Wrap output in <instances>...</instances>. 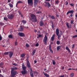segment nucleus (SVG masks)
Segmentation results:
<instances>
[{
    "label": "nucleus",
    "mask_w": 77,
    "mask_h": 77,
    "mask_svg": "<svg viewBox=\"0 0 77 77\" xmlns=\"http://www.w3.org/2000/svg\"><path fill=\"white\" fill-rule=\"evenodd\" d=\"M31 18L30 19V21H33L34 22H36L37 21V19L35 15L31 14L30 15Z\"/></svg>",
    "instance_id": "nucleus-1"
},
{
    "label": "nucleus",
    "mask_w": 77,
    "mask_h": 77,
    "mask_svg": "<svg viewBox=\"0 0 77 77\" xmlns=\"http://www.w3.org/2000/svg\"><path fill=\"white\" fill-rule=\"evenodd\" d=\"M47 40H48V38H47V36L46 35H45V37L43 39V42L44 44L46 45L47 44Z\"/></svg>",
    "instance_id": "nucleus-2"
},
{
    "label": "nucleus",
    "mask_w": 77,
    "mask_h": 77,
    "mask_svg": "<svg viewBox=\"0 0 77 77\" xmlns=\"http://www.w3.org/2000/svg\"><path fill=\"white\" fill-rule=\"evenodd\" d=\"M11 75L15 76V75H16L18 74V72H17L16 71H14L11 70Z\"/></svg>",
    "instance_id": "nucleus-3"
},
{
    "label": "nucleus",
    "mask_w": 77,
    "mask_h": 77,
    "mask_svg": "<svg viewBox=\"0 0 77 77\" xmlns=\"http://www.w3.org/2000/svg\"><path fill=\"white\" fill-rule=\"evenodd\" d=\"M27 3L30 6L33 5V0H28Z\"/></svg>",
    "instance_id": "nucleus-4"
},
{
    "label": "nucleus",
    "mask_w": 77,
    "mask_h": 77,
    "mask_svg": "<svg viewBox=\"0 0 77 77\" xmlns=\"http://www.w3.org/2000/svg\"><path fill=\"white\" fill-rule=\"evenodd\" d=\"M18 35H19L21 37H24V36H25V35H24V34L23 32H19Z\"/></svg>",
    "instance_id": "nucleus-5"
},
{
    "label": "nucleus",
    "mask_w": 77,
    "mask_h": 77,
    "mask_svg": "<svg viewBox=\"0 0 77 77\" xmlns=\"http://www.w3.org/2000/svg\"><path fill=\"white\" fill-rule=\"evenodd\" d=\"M7 16L8 17V18L9 19H12V18H13L14 17V15L13 14H11L10 15Z\"/></svg>",
    "instance_id": "nucleus-6"
},
{
    "label": "nucleus",
    "mask_w": 77,
    "mask_h": 77,
    "mask_svg": "<svg viewBox=\"0 0 77 77\" xmlns=\"http://www.w3.org/2000/svg\"><path fill=\"white\" fill-rule=\"evenodd\" d=\"M27 64V67L28 68H31V66H30V63L29 62V61H28V62L26 63Z\"/></svg>",
    "instance_id": "nucleus-7"
},
{
    "label": "nucleus",
    "mask_w": 77,
    "mask_h": 77,
    "mask_svg": "<svg viewBox=\"0 0 77 77\" xmlns=\"http://www.w3.org/2000/svg\"><path fill=\"white\" fill-rule=\"evenodd\" d=\"M9 57L10 58H11L12 56L13 55L14 52H13L9 51Z\"/></svg>",
    "instance_id": "nucleus-8"
},
{
    "label": "nucleus",
    "mask_w": 77,
    "mask_h": 77,
    "mask_svg": "<svg viewBox=\"0 0 77 77\" xmlns=\"http://www.w3.org/2000/svg\"><path fill=\"white\" fill-rule=\"evenodd\" d=\"M31 71H30V75L31 77H33L34 75H33V71H32V68L30 69Z\"/></svg>",
    "instance_id": "nucleus-9"
},
{
    "label": "nucleus",
    "mask_w": 77,
    "mask_h": 77,
    "mask_svg": "<svg viewBox=\"0 0 77 77\" xmlns=\"http://www.w3.org/2000/svg\"><path fill=\"white\" fill-rule=\"evenodd\" d=\"M66 25L67 26V28H71V25H69V23H66Z\"/></svg>",
    "instance_id": "nucleus-10"
},
{
    "label": "nucleus",
    "mask_w": 77,
    "mask_h": 77,
    "mask_svg": "<svg viewBox=\"0 0 77 77\" xmlns=\"http://www.w3.org/2000/svg\"><path fill=\"white\" fill-rule=\"evenodd\" d=\"M56 33L57 35L59 34V29L58 28H57L56 30Z\"/></svg>",
    "instance_id": "nucleus-11"
},
{
    "label": "nucleus",
    "mask_w": 77,
    "mask_h": 77,
    "mask_svg": "<svg viewBox=\"0 0 77 77\" xmlns=\"http://www.w3.org/2000/svg\"><path fill=\"white\" fill-rule=\"evenodd\" d=\"M23 27L22 26H20V27L19 29V31H20V32H23Z\"/></svg>",
    "instance_id": "nucleus-12"
},
{
    "label": "nucleus",
    "mask_w": 77,
    "mask_h": 77,
    "mask_svg": "<svg viewBox=\"0 0 77 77\" xmlns=\"http://www.w3.org/2000/svg\"><path fill=\"white\" fill-rule=\"evenodd\" d=\"M21 72L22 74L24 75L25 74H26V73H27V72L26 70H23V71H22Z\"/></svg>",
    "instance_id": "nucleus-13"
},
{
    "label": "nucleus",
    "mask_w": 77,
    "mask_h": 77,
    "mask_svg": "<svg viewBox=\"0 0 77 77\" xmlns=\"http://www.w3.org/2000/svg\"><path fill=\"white\" fill-rule=\"evenodd\" d=\"M55 36V35L54 34L51 37V39L52 41H53L54 39V37Z\"/></svg>",
    "instance_id": "nucleus-14"
},
{
    "label": "nucleus",
    "mask_w": 77,
    "mask_h": 77,
    "mask_svg": "<svg viewBox=\"0 0 77 77\" xmlns=\"http://www.w3.org/2000/svg\"><path fill=\"white\" fill-rule=\"evenodd\" d=\"M39 24L40 26H42L44 25V23L42 21H40V22L39 23Z\"/></svg>",
    "instance_id": "nucleus-15"
},
{
    "label": "nucleus",
    "mask_w": 77,
    "mask_h": 77,
    "mask_svg": "<svg viewBox=\"0 0 77 77\" xmlns=\"http://www.w3.org/2000/svg\"><path fill=\"white\" fill-rule=\"evenodd\" d=\"M25 56H26L25 53L22 54H21L20 55V56L21 57H25Z\"/></svg>",
    "instance_id": "nucleus-16"
},
{
    "label": "nucleus",
    "mask_w": 77,
    "mask_h": 77,
    "mask_svg": "<svg viewBox=\"0 0 77 77\" xmlns=\"http://www.w3.org/2000/svg\"><path fill=\"white\" fill-rule=\"evenodd\" d=\"M18 69V68L14 67V68H11V70H12L13 71H14V70H15L16 69Z\"/></svg>",
    "instance_id": "nucleus-17"
},
{
    "label": "nucleus",
    "mask_w": 77,
    "mask_h": 77,
    "mask_svg": "<svg viewBox=\"0 0 77 77\" xmlns=\"http://www.w3.org/2000/svg\"><path fill=\"white\" fill-rule=\"evenodd\" d=\"M45 3L46 5H48V6L49 7H50V6H51V5H50V3H49V2H45Z\"/></svg>",
    "instance_id": "nucleus-18"
},
{
    "label": "nucleus",
    "mask_w": 77,
    "mask_h": 77,
    "mask_svg": "<svg viewBox=\"0 0 77 77\" xmlns=\"http://www.w3.org/2000/svg\"><path fill=\"white\" fill-rule=\"evenodd\" d=\"M35 52H36V50L34 49L33 50V51H32V56H34V54H35Z\"/></svg>",
    "instance_id": "nucleus-19"
},
{
    "label": "nucleus",
    "mask_w": 77,
    "mask_h": 77,
    "mask_svg": "<svg viewBox=\"0 0 77 77\" xmlns=\"http://www.w3.org/2000/svg\"><path fill=\"white\" fill-rule=\"evenodd\" d=\"M9 38H11V39H14V38H13V36H12V35H10L8 36Z\"/></svg>",
    "instance_id": "nucleus-20"
},
{
    "label": "nucleus",
    "mask_w": 77,
    "mask_h": 77,
    "mask_svg": "<svg viewBox=\"0 0 77 77\" xmlns=\"http://www.w3.org/2000/svg\"><path fill=\"white\" fill-rule=\"evenodd\" d=\"M44 75L46 77H50V75H49L47 74V73H44Z\"/></svg>",
    "instance_id": "nucleus-21"
},
{
    "label": "nucleus",
    "mask_w": 77,
    "mask_h": 77,
    "mask_svg": "<svg viewBox=\"0 0 77 77\" xmlns=\"http://www.w3.org/2000/svg\"><path fill=\"white\" fill-rule=\"evenodd\" d=\"M38 3L36 2H34V7H36L38 6Z\"/></svg>",
    "instance_id": "nucleus-22"
},
{
    "label": "nucleus",
    "mask_w": 77,
    "mask_h": 77,
    "mask_svg": "<svg viewBox=\"0 0 77 77\" xmlns=\"http://www.w3.org/2000/svg\"><path fill=\"white\" fill-rule=\"evenodd\" d=\"M61 47H60V46H57V51L59 50H60Z\"/></svg>",
    "instance_id": "nucleus-23"
},
{
    "label": "nucleus",
    "mask_w": 77,
    "mask_h": 77,
    "mask_svg": "<svg viewBox=\"0 0 77 77\" xmlns=\"http://www.w3.org/2000/svg\"><path fill=\"white\" fill-rule=\"evenodd\" d=\"M66 49L67 50H68L69 53H70V52H71V51H70V50H69V48L68 47H66Z\"/></svg>",
    "instance_id": "nucleus-24"
},
{
    "label": "nucleus",
    "mask_w": 77,
    "mask_h": 77,
    "mask_svg": "<svg viewBox=\"0 0 77 77\" xmlns=\"http://www.w3.org/2000/svg\"><path fill=\"white\" fill-rule=\"evenodd\" d=\"M26 67L25 66L22 67L23 70V71H26Z\"/></svg>",
    "instance_id": "nucleus-25"
},
{
    "label": "nucleus",
    "mask_w": 77,
    "mask_h": 77,
    "mask_svg": "<svg viewBox=\"0 0 77 77\" xmlns=\"http://www.w3.org/2000/svg\"><path fill=\"white\" fill-rule=\"evenodd\" d=\"M22 22L23 23V24H25L26 23V21L24 20H23Z\"/></svg>",
    "instance_id": "nucleus-26"
},
{
    "label": "nucleus",
    "mask_w": 77,
    "mask_h": 77,
    "mask_svg": "<svg viewBox=\"0 0 77 77\" xmlns=\"http://www.w3.org/2000/svg\"><path fill=\"white\" fill-rule=\"evenodd\" d=\"M9 52H6L4 53V55H8Z\"/></svg>",
    "instance_id": "nucleus-27"
},
{
    "label": "nucleus",
    "mask_w": 77,
    "mask_h": 77,
    "mask_svg": "<svg viewBox=\"0 0 77 77\" xmlns=\"http://www.w3.org/2000/svg\"><path fill=\"white\" fill-rule=\"evenodd\" d=\"M52 63L53 65H55L56 64V62L54 60H52Z\"/></svg>",
    "instance_id": "nucleus-28"
},
{
    "label": "nucleus",
    "mask_w": 77,
    "mask_h": 77,
    "mask_svg": "<svg viewBox=\"0 0 77 77\" xmlns=\"http://www.w3.org/2000/svg\"><path fill=\"white\" fill-rule=\"evenodd\" d=\"M9 6H10V8H13V5L11 3L9 4Z\"/></svg>",
    "instance_id": "nucleus-29"
},
{
    "label": "nucleus",
    "mask_w": 77,
    "mask_h": 77,
    "mask_svg": "<svg viewBox=\"0 0 77 77\" xmlns=\"http://www.w3.org/2000/svg\"><path fill=\"white\" fill-rule=\"evenodd\" d=\"M54 24H53V23H52V28L53 29H54Z\"/></svg>",
    "instance_id": "nucleus-30"
},
{
    "label": "nucleus",
    "mask_w": 77,
    "mask_h": 77,
    "mask_svg": "<svg viewBox=\"0 0 77 77\" xmlns=\"http://www.w3.org/2000/svg\"><path fill=\"white\" fill-rule=\"evenodd\" d=\"M70 14H72V13H74V11L73 10H70L69 11Z\"/></svg>",
    "instance_id": "nucleus-31"
},
{
    "label": "nucleus",
    "mask_w": 77,
    "mask_h": 77,
    "mask_svg": "<svg viewBox=\"0 0 77 77\" xmlns=\"http://www.w3.org/2000/svg\"><path fill=\"white\" fill-rule=\"evenodd\" d=\"M51 18L52 20H54V19H55V17H54V16H52Z\"/></svg>",
    "instance_id": "nucleus-32"
},
{
    "label": "nucleus",
    "mask_w": 77,
    "mask_h": 77,
    "mask_svg": "<svg viewBox=\"0 0 77 77\" xmlns=\"http://www.w3.org/2000/svg\"><path fill=\"white\" fill-rule=\"evenodd\" d=\"M70 76L71 77H74V73H72L70 74Z\"/></svg>",
    "instance_id": "nucleus-33"
},
{
    "label": "nucleus",
    "mask_w": 77,
    "mask_h": 77,
    "mask_svg": "<svg viewBox=\"0 0 77 77\" xmlns=\"http://www.w3.org/2000/svg\"><path fill=\"white\" fill-rule=\"evenodd\" d=\"M38 0H34V3H38Z\"/></svg>",
    "instance_id": "nucleus-34"
},
{
    "label": "nucleus",
    "mask_w": 77,
    "mask_h": 77,
    "mask_svg": "<svg viewBox=\"0 0 77 77\" xmlns=\"http://www.w3.org/2000/svg\"><path fill=\"white\" fill-rule=\"evenodd\" d=\"M26 47L28 48V47H29V44H28V43H26Z\"/></svg>",
    "instance_id": "nucleus-35"
},
{
    "label": "nucleus",
    "mask_w": 77,
    "mask_h": 77,
    "mask_svg": "<svg viewBox=\"0 0 77 77\" xmlns=\"http://www.w3.org/2000/svg\"><path fill=\"white\" fill-rule=\"evenodd\" d=\"M3 66V63H0V66Z\"/></svg>",
    "instance_id": "nucleus-36"
},
{
    "label": "nucleus",
    "mask_w": 77,
    "mask_h": 77,
    "mask_svg": "<svg viewBox=\"0 0 77 77\" xmlns=\"http://www.w3.org/2000/svg\"><path fill=\"white\" fill-rule=\"evenodd\" d=\"M57 45H59V44H60V41H57Z\"/></svg>",
    "instance_id": "nucleus-37"
},
{
    "label": "nucleus",
    "mask_w": 77,
    "mask_h": 77,
    "mask_svg": "<svg viewBox=\"0 0 77 77\" xmlns=\"http://www.w3.org/2000/svg\"><path fill=\"white\" fill-rule=\"evenodd\" d=\"M17 44H18V43H17V41L16 40L15 42V45H17Z\"/></svg>",
    "instance_id": "nucleus-38"
},
{
    "label": "nucleus",
    "mask_w": 77,
    "mask_h": 77,
    "mask_svg": "<svg viewBox=\"0 0 77 77\" xmlns=\"http://www.w3.org/2000/svg\"><path fill=\"white\" fill-rule=\"evenodd\" d=\"M38 36L37 37V38H39L40 37H42V35L41 34H39L38 35Z\"/></svg>",
    "instance_id": "nucleus-39"
},
{
    "label": "nucleus",
    "mask_w": 77,
    "mask_h": 77,
    "mask_svg": "<svg viewBox=\"0 0 77 77\" xmlns=\"http://www.w3.org/2000/svg\"><path fill=\"white\" fill-rule=\"evenodd\" d=\"M57 36H58V39H59V38H60V37H61V35H60L57 34Z\"/></svg>",
    "instance_id": "nucleus-40"
},
{
    "label": "nucleus",
    "mask_w": 77,
    "mask_h": 77,
    "mask_svg": "<svg viewBox=\"0 0 77 77\" xmlns=\"http://www.w3.org/2000/svg\"><path fill=\"white\" fill-rule=\"evenodd\" d=\"M23 3V2L20 1H18L17 2V4H18V3Z\"/></svg>",
    "instance_id": "nucleus-41"
},
{
    "label": "nucleus",
    "mask_w": 77,
    "mask_h": 77,
    "mask_svg": "<svg viewBox=\"0 0 77 77\" xmlns=\"http://www.w3.org/2000/svg\"><path fill=\"white\" fill-rule=\"evenodd\" d=\"M4 24H5L4 23H3L2 22L0 23V25L1 26H3V25H4Z\"/></svg>",
    "instance_id": "nucleus-42"
},
{
    "label": "nucleus",
    "mask_w": 77,
    "mask_h": 77,
    "mask_svg": "<svg viewBox=\"0 0 77 77\" xmlns=\"http://www.w3.org/2000/svg\"><path fill=\"white\" fill-rule=\"evenodd\" d=\"M4 20L5 21H8V18L6 17H4Z\"/></svg>",
    "instance_id": "nucleus-43"
},
{
    "label": "nucleus",
    "mask_w": 77,
    "mask_h": 77,
    "mask_svg": "<svg viewBox=\"0 0 77 77\" xmlns=\"http://www.w3.org/2000/svg\"><path fill=\"white\" fill-rule=\"evenodd\" d=\"M38 34H37V35H39L41 34V32H40V31H38Z\"/></svg>",
    "instance_id": "nucleus-44"
},
{
    "label": "nucleus",
    "mask_w": 77,
    "mask_h": 77,
    "mask_svg": "<svg viewBox=\"0 0 77 77\" xmlns=\"http://www.w3.org/2000/svg\"><path fill=\"white\" fill-rule=\"evenodd\" d=\"M55 3L57 4V5H58V3H59V1H58V0L56 1L55 2Z\"/></svg>",
    "instance_id": "nucleus-45"
},
{
    "label": "nucleus",
    "mask_w": 77,
    "mask_h": 77,
    "mask_svg": "<svg viewBox=\"0 0 77 77\" xmlns=\"http://www.w3.org/2000/svg\"><path fill=\"white\" fill-rule=\"evenodd\" d=\"M2 39V35L1 34H0V41H1Z\"/></svg>",
    "instance_id": "nucleus-46"
},
{
    "label": "nucleus",
    "mask_w": 77,
    "mask_h": 77,
    "mask_svg": "<svg viewBox=\"0 0 77 77\" xmlns=\"http://www.w3.org/2000/svg\"><path fill=\"white\" fill-rule=\"evenodd\" d=\"M34 74H39V72H37L36 71H35L34 72Z\"/></svg>",
    "instance_id": "nucleus-47"
},
{
    "label": "nucleus",
    "mask_w": 77,
    "mask_h": 77,
    "mask_svg": "<svg viewBox=\"0 0 77 77\" xmlns=\"http://www.w3.org/2000/svg\"><path fill=\"white\" fill-rule=\"evenodd\" d=\"M77 35H74L73 36L72 38H77Z\"/></svg>",
    "instance_id": "nucleus-48"
},
{
    "label": "nucleus",
    "mask_w": 77,
    "mask_h": 77,
    "mask_svg": "<svg viewBox=\"0 0 77 77\" xmlns=\"http://www.w3.org/2000/svg\"><path fill=\"white\" fill-rule=\"evenodd\" d=\"M73 22H74V21H73V20H72L71 21L70 23H71V24H73Z\"/></svg>",
    "instance_id": "nucleus-49"
},
{
    "label": "nucleus",
    "mask_w": 77,
    "mask_h": 77,
    "mask_svg": "<svg viewBox=\"0 0 77 77\" xmlns=\"http://www.w3.org/2000/svg\"><path fill=\"white\" fill-rule=\"evenodd\" d=\"M36 47H38L39 46V44L37 43L35 45Z\"/></svg>",
    "instance_id": "nucleus-50"
},
{
    "label": "nucleus",
    "mask_w": 77,
    "mask_h": 77,
    "mask_svg": "<svg viewBox=\"0 0 77 77\" xmlns=\"http://www.w3.org/2000/svg\"><path fill=\"white\" fill-rule=\"evenodd\" d=\"M49 50L50 52H51V53H53V51L52 50H51V49H49Z\"/></svg>",
    "instance_id": "nucleus-51"
},
{
    "label": "nucleus",
    "mask_w": 77,
    "mask_h": 77,
    "mask_svg": "<svg viewBox=\"0 0 77 77\" xmlns=\"http://www.w3.org/2000/svg\"><path fill=\"white\" fill-rule=\"evenodd\" d=\"M41 11H37V14H41Z\"/></svg>",
    "instance_id": "nucleus-52"
},
{
    "label": "nucleus",
    "mask_w": 77,
    "mask_h": 77,
    "mask_svg": "<svg viewBox=\"0 0 77 77\" xmlns=\"http://www.w3.org/2000/svg\"><path fill=\"white\" fill-rule=\"evenodd\" d=\"M49 50H50V49H51V45H49Z\"/></svg>",
    "instance_id": "nucleus-53"
},
{
    "label": "nucleus",
    "mask_w": 77,
    "mask_h": 77,
    "mask_svg": "<svg viewBox=\"0 0 77 77\" xmlns=\"http://www.w3.org/2000/svg\"><path fill=\"white\" fill-rule=\"evenodd\" d=\"M11 0H8V3H10V2H11Z\"/></svg>",
    "instance_id": "nucleus-54"
},
{
    "label": "nucleus",
    "mask_w": 77,
    "mask_h": 77,
    "mask_svg": "<svg viewBox=\"0 0 77 77\" xmlns=\"http://www.w3.org/2000/svg\"><path fill=\"white\" fill-rule=\"evenodd\" d=\"M24 66H25L24 63H22V67H24Z\"/></svg>",
    "instance_id": "nucleus-55"
},
{
    "label": "nucleus",
    "mask_w": 77,
    "mask_h": 77,
    "mask_svg": "<svg viewBox=\"0 0 77 77\" xmlns=\"http://www.w3.org/2000/svg\"><path fill=\"white\" fill-rule=\"evenodd\" d=\"M34 31L35 33H36V32H37V30L36 29H34Z\"/></svg>",
    "instance_id": "nucleus-56"
},
{
    "label": "nucleus",
    "mask_w": 77,
    "mask_h": 77,
    "mask_svg": "<svg viewBox=\"0 0 77 77\" xmlns=\"http://www.w3.org/2000/svg\"><path fill=\"white\" fill-rule=\"evenodd\" d=\"M70 12H69V11L67 13V15H68V14H69Z\"/></svg>",
    "instance_id": "nucleus-57"
},
{
    "label": "nucleus",
    "mask_w": 77,
    "mask_h": 77,
    "mask_svg": "<svg viewBox=\"0 0 77 77\" xmlns=\"http://www.w3.org/2000/svg\"><path fill=\"white\" fill-rule=\"evenodd\" d=\"M74 48V44H73L72 48Z\"/></svg>",
    "instance_id": "nucleus-58"
},
{
    "label": "nucleus",
    "mask_w": 77,
    "mask_h": 77,
    "mask_svg": "<svg viewBox=\"0 0 77 77\" xmlns=\"http://www.w3.org/2000/svg\"><path fill=\"white\" fill-rule=\"evenodd\" d=\"M66 5H68V2H66Z\"/></svg>",
    "instance_id": "nucleus-59"
},
{
    "label": "nucleus",
    "mask_w": 77,
    "mask_h": 77,
    "mask_svg": "<svg viewBox=\"0 0 77 77\" xmlns=\"http://www.w3.org/2000/svg\"><path fill=\"white\" fill-rule=\"evenodd\" d=\"M70 5L71 6H74V4H71Z\"/></svg>",
    "instance_id": "nucleus-60"
},
{
    "label": "nucleus",
    "mask_w": 77,
    "mask_h": 77,
    "mask_svg": "<svg viewBox=\"0 0 77 77\" xmlns=\"http://www.w3.org/2000/svg\"><path fill=\"white\" fill-rule=\"evenodd\" d=\"M13 65H14L15 66H17V64L14 63L13 64Z\"/></svg>",
    "instance_id": "nucleus-61"
},
{
    "label": "nucleus",
    "mask_w": 77,
    "mask_h": 77,
    "mask_svg": "<svg viewBox=\"0 0 77 77\" xmlns=\"http://www.w3.org/2000/svg\"><path fill=\"white\" fill-rule=\"evenodd\" d=\"M34 63H36V62H37V61L36 60H35L34 61Z\"/></svg>",
    "instance_id": "nucleus-62"
},
{
    "label": "nucleus",
    "mask_w": 77,
    "mask_h": 77,
    "mask_svg": "<svg viewBox=\"0 0 77 77\" xmlns=\"http://www.w3.org/2000/svg\"><path fill=\"white\" fill-rule=\"evenodd\" d=\"M50 23H51L52 24V23H53V22H52V21H51L50 22Z\"/></svg>",
    "instance_id": "nucleus-63"
},
{
    "label": "nucleus",
    "mask_w": 77,
    "mask_h": 77,
    "mask_svg": "<svg viewBox=\"0 0 77 77\" xmlns=\"http://www.w3.org/2000/svg\"><path fill=\"white\" fill-rule=\"evenodd\" d=\"M15 76L11 74V77H14Z\"/></svg>",
    "instance_id": "nucleus-64"
}]
</instances>
